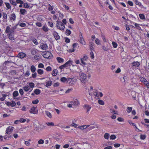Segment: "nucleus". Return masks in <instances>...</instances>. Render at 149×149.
<instances>
[{"label": "nucleus", "mask_w": 149, "mask_h": 149, "mask_svg": "<svg viewBox=\"0 0 149 149\" xmlns=\"http://www.w3.org/2000/svg\"><path fill=\"white\" fill-rule=\"evenodd\" d=\"M65 42L67 43H69L70 42V39H69L67 37H65Z\"/></svg>", "instance_id": "48"}, {"label": "nucleus", "mask_w": 149, "mask_h": 149, "mask_svg": "<svg viewBox=\"0 0 149 149\" xmlns=\"http://www.w3.org/2000/svg\"><path fill=\"white\" fill-rule=\"evenodd\" d=\"M133 65L135 68L139 67L140 65V63L138 61L134 62L132 63Z\"/></svg>", "instance_id": "14"}, {"label": "nucleus", "mask_w": 149, "mask_h": 149, "mask_svg": "<svg viewBox=\"0 0 149 149\" xmlns=\"http://www.w3.org/2000/svg\"><path fill=\"white\" fill-rule=\"evenodd\" d=\"M72 104H69L68 105V107L69 108H71L72 107V104H74L75 105H76L78 104H79L78 102L77 101H75L74 102V103L73 102H72Z\"/></svg>", "instance_id": "15"}, {"label": "nucleus", "mask_w": 149, "mask_h": 149, "mask_svg": "<svg viewBox=\"0 0 149 149\" xmlns=\"http://www.w3.org/2000/svg\"><path fill=\"white\" fill-rule=\"evenodd\" d=\"M53 34L55 39L56 40H58L60 39V36L58 35V33L56 31H54L53 33Z\"/></svg>", "instance_id": "9"}, {"label": "nucleus", "mask_w": 149, "mask_h": 149, "mask_svg": "<svg viewBox=\"0 0 149 149\" xmlns=\"http://www.w3.org/2000/svg\"><path fill=\"white\" fill-rule=\"evenodd\" d=\"M26 56V54L23 52H21L19 53L18 54V57H19L21 58H23Z\"/></svg>", "instance_id": "12"}, {"label": "nucleus", "mask_w": 149, "mask_h": 149, "mask_svg": "<svg viewBox=\"0 0 149 149\" xmlns=\"http://www.w3.org/2000/svg\"><path fill=\"white\" fill-rule=\"evenodd\" d=\"M101 37H102V39L103 40V41H104V42H106V40L105 38V37L104 35L102 34L101 35Z\"/></svg>", "instance_id": "42"}, {"label": "nucleus", "mask_w": 149, "mask_h": 149, "mask_svg": "<svg viewBox=\"0 0 149 149\" xmlns=\"http://www.w3.org/2000/svg\"><path fill=\"white\" fill-rule=\"evenodd\" d=\"M52 68L50 66H48L46 69L47 71H50L52 70Z\"/></svg>", "instance_id": "57"}, {"label": "nucleus", "mask_w": 149, "mask_h": 149, "mask_svg": "<svg viewBox=\"0 0 149 149\" xmlns=\"http://www.w3.org/2000/svg\"><path fill=\"white\" fill-rule=\"evenodd\" d=\"M42 29L43 31L45 32H47L48 31L49 29L47 27L45 26H44L42 27Z\"/></svg>", "instance_id": "35"}, {"label": "nucleus", "mask_w": 149, "mask_h": 149, "mask_svg": "<svg viewBox=\"0 0 149 149\" xmlns=\"http://www.w3.org/2000/svg\"><path fill=\"white\" fill-rule=\"evenodd\" d=\"M38 67L39 68H44V65L42 63H40L38 64Z\"/></svg>", "instance_id": "47"}, {"label": "nucleus", "mask_w": 149, "mask_h": 149, "mask_svg": "<svg viewBox=\"0 0 149 149\" xmlns=\"http://www.w3.org/2000/svg\"><path fill=\"white\" fill-rule=\"evenodd\" d=\"M14 129V127L12 126H9L6 129V134H10L12 132Z\"/></svg>", "instance_id": "5"}, {"label": "nucleus", "mask_w": 149, "mask_h": 149, "mask_svg": "<svg viewBox=\"0 0 149 149\" xmlns=\"http://www.w3.org/2000/svg\"><path fill=\"white\" fill-rule=\"evenodd\" d=\"M79 41L80 43L83 44L84 42V40L83 38L81 33L80 32L79 34Z\"/></svg>", "instance_id": "8"}, {"label": "nucleus", "mask_w": 149, "mask_h": 149, "mask_svg": "<svg viewBox=\"0 0 149 149\" xmlns=\"http://www.w3.org/2000/svg\"><path fill=\"white\" fill-rule=\"evenodd\" d=\"M11 136L10 135H9L8 136H5L4 137V139L6 140H9V138H10Z\"/></svg>", "instance_id": "52"}, {"label": "nucleus", "mask_w": 149, "mask_h": 149, "mask_svg": "<svg viewBox=\"0 0 149 149\" xmlns=\"http://www.w3.org/2000/svg\"><path fill=\"white\" fill-rule=\"evenodd\" d=\"M24 144L27 146H29L31 145V143L29 141H26L24 142Z\"/></svg>", "instance_id": "45"}, {"label": "nucleus", "mask_w": 149, "mask_h": 149, "mask_svg": "<svg viewBox=\"0 0 149 149\" xmlns=\"http://www.w3.org/2000/svg\"><path fill=\"white\" fill-rule=\"evenodd\" d=\"M12 103L10 104V106L12 107H14L16 105V103L14 101H12Z\"/></svg>", "instance_id": "54"}, {"label": "nucleus", "mask_w": 149, "mask_h": 149, "mask_svg": "<svg viewBox=\"0 0 149 149\" xmlns=\"http://www.w3.org/2000/svg\"><path fill=\"white\" fill-rule=\"evenodd\" d=\"M36 25L38 27H41L42 26V25L41 23L40 22H37L36 23Z\"/></svg>", "instance_id": "55"}, {"label": "nucleus", "mask_w": 149, "mask_h": 149, "mask_svg": "<svg viewBox=\"0 0 149 149\" xmlns=\"http://www.w3.org/2000/svg\"><path fill=\"white\" fill-rule=\"evenodd\" d=\"M42 55L45 58H51V56H52V55L49 52L45 51L42 53Z\"/></svg>", "instance_id": "3"}, {"label": "nucleus", "mask_w": 149, "mask_h": 149, "mask_svg": "<svg viewBox=\"0 0 149 149\" xmlns=\"http://www.w3.org/2000/svg\"><path fill=\"white\" fill-rule=\"evenodd\" d=\"M38 73L40 74L41 75L43 74L44 71H43L41 69H38L37 70Z\"/></svg>", "instance_id": "28"}, {"label": "nucleus", "mask_w": 149, "mask_h": 149, "mask_svg": "<svg viewBox=\"0 0 149 149\" xmlns=\"http://www.w3.org/2000/svg\"><path fill=\"white\" fill-rule=\"evenodd\" d=\"M8 38L11 40H15L14 37V33L10 32V33H9L8 34Z\"/></svg>", "instance_id": "7"}, {"label": "nucleus", "mask_w": 149, "mask_h": 149, "mask_svg": "<svg viewBox=\"0 0 149 149\" xmlns=\"http://www.w3.org/2000/svg\"><path fill=\"white\" fill-rule=\"evenodd\" d=\"M16 18V16L14 13H12L11 15V17L10 19V20H15Z\"/></svg>", "instance_id": "19"}, {"label": "nucleus", "mask_w": 149, "mask_h": 149, "mask_svg": "<svg viewBox=\"0 0 149 149\" xmlns=\"http://www.w3.org/2000/svg\"><path fill=\"white\" fill-rule=\"evenodd\" d=\"M135 27L137 28V29H141V27L139 26V24L137 23H134Z\"/></svg>", "instance_id": "46"}, {"label": "nucleus", "mask_w": 149, "mask_h": 149, "mask_svg": "<svg viewBox=\"0 0 149 149\" xmlns=\"http://www.w3.org/2000/svg\"><path fill=\"white\" fill-rule=\"evenodd\" d=\"M57 70L56 69H54L52 72V74L53 76H55L57 75Z\"/></svg>", "instance_id": "20"}, {"label": "nucleus", "mask_w": 149, "mask_h": 149, "mask_svg": "<svg viewBox=\"0 0 149 149\" xmlns=\"http://www.w3.org/2000/svg\"><path fill=\"white\" fill-rule=\"evenodd\" d=\"M89 47H90V49L91 50H93V49H94V48L93 47V44L91 42H90L89 43Z\"/></svg>", "instance_id": "37"}, {"label": "nucleus", "mask_w": 149, "mask_h": 149, "mask_svg": "<svg viewBox=\"0 0 149 149\" xmlns=\"http://www.w3.org/2000/svg\"><path fill=\"white\" fill-rule=\"evenodd\" d=\"M29 85L31 88H33L34 86V84L33 83H30Z\"/></svg>", "instance_id": "62"}, {"label": "nucleus", "mask_w": 149, "mask_h": 149, "mask_svg": "<svg viewBox=\"0 0 149 149\" xmlns=\"http://www.w3.org/2000/svg\"><path fill=\"white\" fill-rule=\"evenodd\" d=\"M33 41L35 44L37 45L38 44V42L36 39L35 38L33 39Z\"/></svg>", "instance_id": "59"}, {"label": "nucleus", "mask_w": 149, "mask_h": 149, "mask_svg": "<svg viewBox=\"0 0 149 149\" xmlns=\"http://www.w3.org/2000/svg\"><path fill=\"white\" fill-rule=\"evenodd\" d=\"M30 113H33L34 114H37L38 112V110L36 107H32L29 111Z\"/></svg>", "instance_id": "6"}, {"label": "nucleus", "mask_w": 149, "mask_h": 149, "mask_svg": "<svg viewBox=\"0 0 149 149\" xmlns=\"http://www.w3.org/2000/svg\"><path fill=\"white\" fill-rule=\"evenodd\" d=\"M52 84V81H49L46 82V87H48L49 86H50Z\"/></svg>", "instance_id": "21"}, {"label": "nucleus", "mask_w": 149, "mask_h": 149, "mask_svg": "<svg viewBox=\"0 0 149 149\" xmlns=\"http://www.w3.org/2000/svg\"><path fill=\"white\" fill-rule=\"evenodd\" d=\"M72 62L71 61L69 60L64 65L60 66L59 68L60 69L62 70L64 68H65L67 67L68 66H70V64H72Z\"/></svg>", "instance_id": "4"}, {"label": "nucleus", "mask_w": 149, "mask_h": 149, "mask_svg": "<svg viewBox=\"0 0 149 149\" xmlns=\"http://www.w3.org/2000/svg\"><path fill=\"white\" fill-rule=\"evenodd\" d=\"M109 134L108 133H106L104 134V138L107 139H109Z\"/></svg>", "instance_id": "32"}, {"label": "nucleus", "mask_w": 149, "mask_h": 149, "mask_svg": "<svg viewBox=\"0 0 149 149\" xmlns=\"http://www.w3.org/2000/svg\"><path fill=\"white\" fill-rule=\"evenodd\" d=\"M34 92L36 95H38L40 93V91L39 89H36L35 90Z\"/></svg>", "instance_id": "26"}, {"label": "nucleus", "mask_w": 149, "mask_h": 149, "mask_svg": "<svg viewBox=\"0 0 149 149\" xmlns=\"http://www.w3.org/2000/svg\"><path fill=\"white\" fill-rule=\"evenodd\" d=\"M110 112L111 113H113L115 114H117V111H116L115 110L113 109H110Z\"/></svg>", "instance_id": "39"}, {"label": "nucleus", "mask_w": 149, "mask_h": 149, "mask_svg": "<svg viewBox=\"0 0 149 149\" xmlns=\"http://www.w3.org/2000/svg\"><path fill=\"white\" fill-rule=\"evenodd\" d=\"M134 3L137 5L140 6H141V3L137 0H133Z\"/></svg>", "instance_id": "23"}, {"label": "nucleus", "mask_w": 149, "mask_h": 149, "mask_svg": "<svg viewBox=\"0 0 149 149\" xmlns=\"http://www.w3.org/2000/svg\"><path fill=\"white\" fill-rule=\"evenodd\" d=\"M139 16L140 18L142 19H145V16L143 14H139Z\"/></svg>", "instance_id": "29"}, {"label": "nucleus", "mask_w": 149, "mask_h": 149, "mask_svg": "<svg viewBox=\"0 0 149 149\" xmlns=\"http://www.w3.org/2000/svg\"><path fill=\"white\" fill-rule=\"evenodd\" d=\"M109 49V46L107 45L106 46L104 45L102 46V49L105 51H107Z\"/></svg>", "instance_id": "27"}, {"label": "nucleus", "mask_w": 149, "mask_h": 149, "mask_svg": "<svg viewBox=\"0 0 149 149\" xmlns=\"http://www.w3.org/2000/svg\"><path fill=\"white\" fill-rule=\"evenodd\" d=\"M140 138L143 140L146 137L145 135H140Z\"/></svg>", "instance_id": "56"}, {"label": "nucleus", "mask_w": 149, "mask_h": 149, "mask_svg": "<svg viewBox=\"0 0 149 149\" xmlns=\"http://www.w3.org/2000/svg\"><path fill=\"white\" fill-rule=\"evenodd\" d=\"M19 93L21 95H22L24 94V92L22 89H20L19 91Z\"/></svg>", "instance_id": "63"}, {"label": "nucleus", "mask_w": 149, "mask_h": 149, "mask_svg": "<svg viewBox=\"0 0 149 149\" xmlns=\"http://www.w3.org/2000/svg\"><path fill=\"white\" fill-rule=\"evenodd\" d=\"M56 24V27L58 29L63 30L65 28V26L63 23L61 21H57Z\"/></svg>", "instance_id": "2"}, {"label": "nucleus", "mask_w": 149, "mask_h": 149, "mask_svg": "<svg viewBox=\"0 0 149 149\" xmlns=\"http://www.w3.org/2000/svg\"><path fill=\"white\" fill-rule=\"evenodd\" d=\"M95 42L97 45H100L101 44L100 40L97 38H96L95 40Z\"/></svg>", "instance_id": "34"}, {"label": "nucleus", "mask_w": 149, "mask_h": 149, "mask_svg": "<svg viewBox=\"0 0 149 149\" xmlns=\"http://www.w3.org/2000/svg\"><path fill=\"white\" fill-rule=\"evenodd\" d=\"M24 7L26 8H29V5L27 3H25L24 4Z\"/></svg>", "instance_id": "64"}, {"label": "nucleus", "mask_w": 149, "mask_h": 149, "mask_svg": "<svg viewBox=\"0 0 149 149\" xmlns=\"http://www.w3.org/2000/svg\"><path fill=\"white\" fill-rule=\"evenodd\" d=\"M90 54L91 58L92 59L93 58H94V56L93 52L92 51H91L90 53Z\"/></svg>", "instance_id": "60"}, {"label": "nucleus", "mask_w": 149, "mask_h": 149, "mask_svg": "<svg viewBox=\"0 0 149 149\" xmlns=\"http://www.w3.org/2000/svg\"><path fill=\"white\" fill-rule=\"evenodd\" d=\"M5 4L6 6V7L8 8V9H9L11 8V6L9 3H5Z\"/></svg>", "instance_id": "41"}, {"label": "nucleus", "mask_w": 149, "mask_h": 149, "mask_svg": "<svg viewBox=\"0 0 149 149\" xmlns=\"http://www.w3.org/2000/svg\"><path fill=\"white\" fill-rule=\"evenodd\" d=\"M46 124L47 125L49 126H54V123L52 122H47V123Z\"/></svg>", "instance_id": "36"}, {"label": "nucleus", "mask_w": 149, "mask_h": 149, "mask_svg": "<svg viewBox=\"0 0 149 149\" xmlns=\"http://www.w3.org/2000/svg\"><path fill=\"white\" fill-rule=\"evenodd\" d=\"M3 18L5 19H6L7 18V15L4 13H3Z\"/></svg>", "instance_id": "50"}, {"label": "nucleus", "mask_w": 149, "mask_h": 149, "mask_svg": "<svg viewBox=\"0 0 149 149\" xmlns=\"http://www.w3.org/2000/svg\"><path fill=\"white\" fill-rule=\"evenodd\" d=\"M11 29L9 26H7L6 28L5 32L6 33H10L11 32Z\"/></svg>", "instance_id": "18"}, {"label": "nucleus", "mask_w": 149, "mask_h": 149, "mask_svg": "<svg viewBox=\"0 0 149 149\" xmlns=\"http://www.w3.org/2000/svg\"><path fill=\"white\" fill-rule=\"evenodd\" d=\"M98 102L100 105H104V102L102 100H98Z\"/></svg>", "instance_id": "31"}, {"label": "nucleus", "mask_w": 149, "mask_h": 149, "mask_svg": "<svg viewBox=\"0 0 149 149\" xmlns=\"http://www.w3.org/2000/svg\"><path fill=\"white\" fill-rule=\"evenodd\" d=\"M38 143L39 144H42L44 143V141L42 139H40L38 142Z\"/></svg>", "instance_id": "40"}, {"label": "nucleus", "mask_w": 149, "mask_h": 149, "mask_svg": "<svg viewBox=\"0 0 149 149\" xmlns=\"http://www.w3.org/2000/svg\"><path fill=\"white\" fill-rule=\"evenodd\" d=\"M13 96L15 97L17 96L18 95V93L17 91H15L13 93Z\"/></svg>", "instance_id": "30"}, {"label": "nucleus", "mask_w": 149, "mask_h": 149, "mask_svg": "<svg viewBox=\"0 0 149 149\" xmlns=\"http://www.w3.org/2000/svg\"><path fill=\"white\" fill-rule=\"evenodd\" d=\"M84 109L86 110L87 113H88L91 108V107L89 105L86 104L84 105Z\"/></svg>", "instance_id": "13"}, {"label": "nucleus", "mask_w": 149, "mask_h": 149, "mask_svg": "<svg viewBox=\"0 0 149 149\" xmlns=\"http://www.w3.org/2000/svg\"><path fill=\"white\" fill-rule=\"evenodd\" d=\"M19 120V121L21 123H24L26 121V120L25 119L21 118Z\"/></svg>", "instance_id": "51"}, {"label": "nucleus", "mask_w": 149, "mask_h": 149, "mask_svg": "<svg viewBox=\"0 0 149 149\" xmlns=\"http://www.w3.org/2000/svg\"><path fill=\"white\" fill-rule=\"evenodd\" d=\"M3 97L0 98V100L2 101H4L6 97L7 96V95L6 94H3L2 95Z\"/></svg>", "instance_id": "25"}, {"label": "nucleus", "mask_w": 149, "mask_h": 149, "mask_svg": "<svg viewBox=\"0 0 149 149\" xmlns=\"http://www.w3.org/2000/svg\"><path fill=\"white\" fill-rule=\"evenodd\" d=\"M45 114L49 118H51L52 116L51 113L48 111H45Z\"/></svg>", "instance_id": "24"}, {"label": "nucleus", "mask_w": 149, "mask_h": 149, "mask_svg": "<svg viewBox=\"0 0 149 149\" xmlns=\"http://www.w3.org/2000/svg\"><path fill=\"white\" fill-rule=\"evenodd\" d=\"M70 79H68H68L66 78L63 77L61 78L60 80L61 82L63 83H68V81H69Z\"/></svg>", "instance_id": "11"}, {"label": "nucleus", "mask_w": 149, "mask_h": 149, "mask_svg": "<svg viewBox=\"0 0 149 149\" xmlns=\"http://www.w3.org/2000/svg\"><path fill=\"white\" fill-rule=\"evenodd\" d=\"M132 110V108L131 107H128L127 108V111L128 112V113H130L131 112Z\"/></svg>", "instance_id": "38"}, {"label": "nucleus", "mask_w": 149, "mask_h": 149, "mask_svg": "<svg viewBox=\"0 0 149 149\" xmlns=\"http://www.w3.org/2000/svg\"><path fill=\"white\" fill-rule=\"evenodd\" d=\"M140 80L141 81L143 82H144L146 80L143 77H140Z\"/></svg>", "instance_id": "58"}, {"label": "nucleus", "mask_w": 149, "mask_h": 149, "mask_svg": "<svg viewBox=\"0 0 149 149\" xmlns=\"http://www.w3.org/2000/svg\"><path fill=\"white\" fill-rule=\"evenodd\" d=\"M71 33L70 31L68 29H67L65 31V34L67 36L70 35Z\"/></svg>", "instance_id": "33"}, {"label": "nucleus", "mask_w": 149, "mask_h": 149, "mask_svg": "<svg viewBox=\"0 0 149 149\" xmlns=\"http://www.w3.org/2000/svg\"><path fill=\"white\" fill-rule=\"evenodd\" d=\"M79 75V79L81 82L85 83L88 81L87 76L86 74L83 73H80Z\"/></svg>", "instance_id": "1"}, {"label": "nucleus", "mask_w": 149, "mask_h": 149, "mask_svg": "<svg viewBox=\"0 0 149 149\" xmlns=\"http://www.w3.org/2000/svg\"><path fill=\"white\" fill-rule=\"evenodd\" d=\"M20 13L22 15H24L26 12V10L24 9H20Z\"/></svg>", "instance_id": "22"}, {"label": "nucleus", "mask_w": 149, "mask_h": 149, "mask_svg": "<svg viewBox=\"0 0 149 149\" xmlns=\"http://www.w3.org/2000/svg\"><path fill=\"white\" fill-rule=\"evenodd\" d=\"M41 49L43 50H46L47 48V46L46 44H42L40 45Z\"/></svg>", "instance_id": "10"}, {"label": "nucleus", "mask_w": 149, "mask_h": 149, "mask_svg": "<svg viewBox=\"0 0 149 149\" xmlns=\"http://www.w3.org/2000/svg\"><path fill=\"white\" fill-rule=\"evenodd\" d=\"M16 2L17 3H20L21 4H22L24 3L23 1L21 0H17Z\"/></svg>", "instance_id": "43"}, {"label": "nucleus", "mask_w": 149, "mask_h": 149, "mask_svg": "<svg viewBox=\"0 0 149 149\" xmlns=\"http://www.w3.org/2000/svg\"><path fill=\"white\" fill-rule=\"evenodd\" d=\"M57 60L59 63H63L64 61V60L63 58L60 57H58L56 58Z\"/></svg>", "instance_id": "16"}, {"label": "nucleus", "mask_w": 149, "mask_h": 149, "mask_svg": "<svg viewBox=\"0 0 149 149\" xmlns=\"http://www.w3.org/2000/svg\"><path fill=\"white\" fill-rule=\"evenodd\" d=\"M16 28V26H15L12 28L11 29V32L14 33V30Z\"/></svg>", "instance_id": "61"}, {"label": "nucleus", "mask_w": 149, "mask_h": 149, "mask_svg": "<svg viewBox=\"0 0 149 149\" xmlns=\"http://www.w3.org/2000/svg\"><path fill=\"white\" fill-rule=\"evenodd\" d=\"M116 136L115 135H112L110 136V139H111L113 140L116 138Z\"/></svg>", "instance_id": "49"}, {"label": "nucleus", "mask_w": 149, "mask_h": 149, "mask_svg": "<svg viewBox=\"0 0 149 149\" xmlns=\"http://www.w3.org/2000/svg\"><path fill=\"white\" fill-rule=\"evenodd\" d=\"M39 102V100L38 99H36L32 101V103L34 104H37Z\"/></svg>", "instance_id": "53"}, {"label": "nucleus", "mask_w": 149, "mask_h": 149, "mask_svg": "<svg viewBox=\"0 0 149 149\" xmlns=\"http://www.w3.org/2000/svg\"><path fill=\"white\" fill-rule=\"evenodd\" d=\"M112 43L113 47L116 48L117 47V45L116 42H112Z\"/></svg>", "instance_id": "44"}, {"label": "nucleus", "mask_w": 149, "mask_h": 149, "mask_svg": "<svg viewBox=\"0 0 149 149\" xmlns=\"http://www.w3.org/2000/svg\"><path fill=\"white\" fill-rule=\"evenodd\" d=\"M30 70L32 72H34L36 71V69L34 66L32 65L31 67Z\"/></svg>", "instance_id": "17"}]
</instances>
